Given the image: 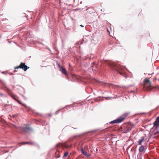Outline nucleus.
Wrapping results in <instances>:
<instances>
[{"instance_id":"obj_1","label":"nucleus","mask_w":159,"mask_h":159,"mask_svg":"<svg viewBox=\"0 0 159 159\" xmlns=\"http://www.w3.org/2000/svg\"><path fill=\"white\" fill-rule=\"evenodd\" d=\"M104 63L105 64L111 68H112L113 69L115 70L122 76L125 78H127V75L124 73L123 70L121 66L116 63L107 60H105Z\"/></svg>"},{"instance_id":"obj_2","label":"nucleus","mask_w":159,"mask_h":159,"mask_svg":"<svg viewBox=\"0 0 159 159\" xmlns=\"http://www.w3.org/2000/svg\"><path fill=\"white\" fill-rule=\"evenodd\" d=\"M129 114V113H125L121 116L118 117L116 119L112 120L109 123L113 124L115 123H119L122 122L125 119L126 117Z\"/></svg>"},{"instance_id":"obj_3","label":"nucleus","mask_w":159,"mask_h":159,"mask_svg":"<svg viewBox=\"0 0 159 159\" xmlns=\"http://www.w3.org/2000/svg\"><path fill=\"white\" fill-rule=\"evenodd\" d=\"M11 97L14 100L18 102L19 104L22 105L23 106L27 108H29L25 104L22 103L19 100V98L16 95L12 93L11 92Z\"/></svg>"},{"instance_id":"obj_4","label":"nucleus","mask_w":159,"mask_h":159,"mask_svg":"<svg viewBox=\"0 0 159 159\" xmlns=\"http://www.w3.org/2000/svg\"><path fill=\"white\" fill-rule=\"evenodd\" d=\"M21 129L23 132L26 133H29L32 131V129L29 127H21Z\"/></svg>"},{"instance_id":"obj_5","label":"nucleus","mask_w":159,"mask_h":159,"mask_svg":"<svg viewBox=\"0 0 159 159\" xmlns=\"http://www.w3.org/2000/svg\"><path fill=\"white\" fill-rule=\"evenodd\" d=\"M21 69L25 71H26L30 67L26 66L25 63L21 62L20 64Z\"/></svg>"},{"instance_id":"obj_6","label":"nucleus","mask_w":159,"mask_h":159,"mask_svg":"<svg viewBox=\"0 0 159 159\" xmlns=\"http://www.w3.org/2000/svg\"><path fill=\"white\" fill-rule=\"evenodd\" d=\"M81 153L87 157H89L91 155L90 154L86 152L83 148H81Z\"/></svg>"},{"instance_id":"obj_7","label":"nucleus","mask_w":159,"mask_h":159,"mask_svg":"<svg viewBox=\"0 0 159 159\" xmlns=\"http://www.w3.org/2000/svg\"><path fill=\"white\" fill-rule=\"evenodd\" d=\"M153 126L156 127H159V116L156 118L155 121L153 123Z\"/></svg>"},{"instance_id":"obj_8","label":"nucleus","mask_w":159,"mask_h":159,"mask_svg":"<svg viewBox=\"0 0 159 159\" xmlns=\"http://www.w3.org/2000/svg\"><path fill=\"white\" fill-rule=\"evenodd\" d=\"M146 137V134H145V137L144 136H142L140 138V139H139V141H138V145H141L143 142L144 141L145 139V137Z\"/></svg>"},{"instance_id":"obj_9","label":"nucleus","mask_w":159,"mask_h":159,"mask_svg":"<svg viewBox=\"0 0 159 159\" xmlns=\"http://www.w3.org/2000/svg\"><path fill=\"white\" fill-rule=\"evenodd\" d=\"M61 146L63 148H70L72 147V144L69 145L67 143H66L64 144H62Z\"/></svg>"},{"instance_id":"obj_10","label":"nucleus","mask_w":159,"mask_h":159,"mask_svg":"<svg viewBox=\"0 0 159 159\" xmlns=\"http://www.w3.org/2000/svg\"><path fill=\"white\" fill-rule=\"evenodd\" d=\"M60 70L61 72L65 74L66 75H67V73L66 70V69L63 68V67H61L60 69Z\"/></svg>"},{"instance_id":"obj_11","label":"nucleus","mask_w":159,"mask_h":159,"mask_svg":"<svg viewBox=\"0 0 159 159\" xmlns=\"http://www.w3.org/2000/svg\"><path fill=\"white\" fill-rule=\"evenodd\" d=\"M21 144L22 145H24L25 144L34 145L35 144V143L34 142H22L21 143Z\"/></svg>"},{"instance_id":"obj_12","label":"nucleus","mask_w":159,"mask_h":159,"mask_svg":"<svg viewBox=\"0 0 159 159\" xmlns=\"http://www.w3.org/2000/svg\"><path fill=\"white\" fill-rule=\"evenodd\" d=\"M144 146L143 145L141 146L139 148V151L140 152H143V150H144Z\"/></svg>"},{"instance_id":"obj_13","label":"nucleus","mask_w":159,"mask_h":159,"mask_svg":"<svg viewBox=\"0 0 159 159\" xmlns=\"http://www.w3.org/2000/svg\"><path fill=\"white\" fill-rule=\"evenodd\" d=\"M131 130V129L129 128H127L126 129H125L124 131V133H127L129 132Z\"/></svg>"},{"instance_id":"obj_14","label":"nucleus","mask_w":159,"mask_h":159,"mask_svg":"<svg viewBox=\"0 0 159 159\" xmlns=\"http://www.w3.org/2000/svg\"><path fill=\"white\" fill-rule=\"evenodd\" d=\"M144 81L146 83H148L149 84H151V82H150V81L148 79H145Z\"/></svg>"},{"instance_id":"obj_15","label":"nucleus","mask_w":159,"mask_h":159,"mask_svg":"<svg viewBox=\"0 0 159 159\" xmlns=\"http://www.w3.org/2000/svg\"><path fill=\"white\" fill-rule=\"evenodd\" d=\"M68 152H65L64 154V157H66L68 155Z\"/></svg>"},{"instance_id":"obj_16","label":"nucleus","mask_w":159,"mask_h":159,"mask_svg":"<svg viewBox=\"0 0 159 159\" xmlns=\"http://www.w3.org/2000/svg\"><path fill=\"white\" fill-rule=\"evenodd\" d=\"M129 93H133L134 94H135V93H136V92L135 91H134V90H131V91H129Z\"/></svg>"},{"instance_id":"obj_17","label":"nucleus","mask_w":159,"mask_h":159,"mask_svg":"<svg viewBox=\"0 0 159 159\" xmlns=\"http://www.w3.org/2000/svg\"><path fill=\"white\" fill-rule=\"evenodd\" d=\"M19 68L21 69V67L20 65L19 66H16L14 68L15 69H17Z\"/></svg>"},{"instance_id":"obj_18","label":"nucleus","mask_w":159,"mask_h":159,"mask_svg":"<svg viewBox=\"0 0 159 159\" xmlns=\"http://www.w3.org/2000/svg\"><path fill=\"white\" fill-rule=\"evenodd\" d=\"M57 65H58V66L59 67V68L60 69H61V67H62L60 65V64L59 63H58V64H57Z\"/></svg>"},{"instance_id":"obj_19","label":"nucleus","mask_w":159,"mask_h":159,"mask_svg":"<svg viewBox=\"0 0 159 159\" xmlns=\"http://www.w3.org/2000/svg\"><path fill=\"white\" fill-rule=\"evenodd\" d=\"M5 90H6L7 91H8V93L9 94L10 93H9V89L7 88H6V89H5Z\"/></svg>"},{"instance_id":"obj_20","label":"nucleus","mask_w":159,"mask_h":159,"mask_svg":"<svg viewBox=\"0 0 159 159\" xmlns=\"http://www.w3.org/2000/svg\"><path fill=\"white\" fill-rule=\"evenodd\" d=\"M80 10V8H76V9H74V10L75 11H77L79 10Z\"/></svg>"},{"instance_id":"obj_21","label":"nucleus","mask_w":159,"mask_h":159,"mask_svg":"<svg viewBox=\"0 0 159 159\" xmlns=\"http://www.w3.org/2000/svg\"><path fill=\"white\" fill-rule=\"evenodd\" d=\"M136 151V149H134V153L133 154V156L135 154Z\"/></svg>"},{"instance_id":"obj_22","label":"nucleus","mask_w":159,"mask_h":159,"mask_svg":"<svg viewBox=\"0 0 159 159\" xmlns=\"http://www.w3.org/2000/svg\"><path fill=\"white\" fill-rule=\"evenodd\" d=\"M68 127H69V126H67L66 127H65L63 129H62V131H63L64 130V129H65L66 128H68Z\"/></svg>"},{"instance_id":"obj_23","label":"nucleus","mask_w":159,"mask_h":159,"mask_svg":"<svg viewBox=\"0 0 159 159\" xmlns=\"http://www.w3.org/2000/svg\"><path fill=\"white\" fill-rule=\"evenodd\" d=\"M59 111V110H58L56 112H55V114H56V115L58 113V112Z\"/></svg>"},{"instance_id":"obj_24","label":"nucleus","mask_w":159,"mask_h":159,"mask_svg":"<svg viewBox=\"0 0 159 159\" xmlns=\"http://www.w3.org/2000/svg\"><path fill=\"white\" fill-rule=\"evenodd\" d=\"M21 88L24 91V89L23 87H21Z\"/></svg>"},{"instance_id":"obj_25","label":"nucleus","mask_w":159,"mask_h":159,"mask_svg":"<svg viewBox=\"0 0 159 159\" xmlns=\"http://www.w3.org/2000/svg\"><path fill=\"white\" fill-rule=\"evenodd\" d=\"M81 27H84V26H83V25H80Z\"/></svg>"},{"instance_id":"obj_26","label":"nucleus","mask_w":159,"mask_h":159,"mask_svg":"<svg viewBox=\"0 0 159 159\" xmlns=\"http://www.w3.org/2000/svg\"><path fill=\"white\" fill-rule=\"evenodd\" d=\"M108 98H109V99H111V98H112V97H108Z\"/></svg>"},{"instance_id":"obj_27","label":"nucleus","mask_w":159,"mask_h":159,"mask_svg":"<svg viewBox=\"0 0 159 159\" xmlns=\"http://www.w3.org/2000/svg\"><path fill=\"white\" fill-rule=\"evenodd\" d=\"M69 106V105H66L65 107H68Z\"/></svg>"},{"instance_id":"obj_28","label":"nucleus","mask_w":159,"mask_h":159,"mask_svg":"<svg viewBox=\"0 0 159 159\" xmlns=\"http://www.w3.org/2000/svg\"><path fill=\"white\" fill-rule=\"evenodd\" d=\"M49 116H52V114H49Z\"/></svg>"},{"instance_id":"obj_29","label":"nucleus","mask_w":159,"mask_h":159,"mask_svg":"<svg viewBox=\"0 0 159 159\" xmlns=\"http://www.w3.org/2000/svg\"><path fill=\"white\" fill-rule=\"evenodd\" d=\"M98 82H99V83H101V81H98Z\"/></svg>"},{"instance_id":"obj_30","label":"nucleus","mask_w":159,"mask_h":159,"mask_svg":"<svg viewBox=\"0 0 159 159\" xmlns=\"http://www.w3.org/2000/svg\"><path fill=\"white\" fill-rule=\"evenodd\" d=\"M80 4H82V1L80 2Z\"/></svg>"},{"instance_id":"obj_31","label":"nucleus","mask_w":159,"mask_h":159,"mask_svg":"<svg viewBox=\"0 0 159 159\" xmlns=\"http://www.w3.org/2000/svg\"><path fill=\"white\" fill-rule=\"evenodd\" d=\"M95 63H95V62H94L93 63V64H95Z\"/></svg>"},{"instance_id":"obj_32","label":"nucleus","mask_w":159,"mask_h":159,"mask_svg":"<svg viewBox=\"0 0 159 159\" xmlns=\"http://www.w3.org/2000/svg\"><path fill=\"white\" fill-rule=\"evenodd\" d=\"M145 113H142V114H145Z\"/></svg>"},{"instance_id":"obj_33","label":"nucleus","mask_w":159,"mask_h":159,"mask_svg":"<svg viewBox=\"0 0 159 159\" xmlns=\"http://www.w3.org/2000/svg\"><path fill=\"white\" fill-rule=\"evenodd\" d=\"M91 132L90 131H89V132H87V133H90Z\"/></svg>"},{"instance_id":"obj_34","label":"nucleus","mask_w":159,"mask_h":159,"mask_svg":"<svg viewBox=\"0 0 159 159\" xmlns=\"http://www.w3.org/2000/svg\"><path fill=\"white\" fill-rule=\"evenodd\" d=\"M1 94H2V93H0V95H1Z\"/></svg>"},{"instance_id":"obj_35","label":"nucleus","mask_w":159,"mask_h":159,"mask_svg":"<svg viewBox=\"0 0 159 159\" xmlns=\"http://www.w3.org/2000/svg\"><path fill=\"white\" fill-rule=\"evenodd\" d=\"M74 138H75V137H76V136H74Z\"/></svg>"},{"instance_id":"obj_36","label":"nucleus","mask_w":159,"mask_h":159,"mask_svg":"<svg viewBox=\"0 0 159 159\" xmlns=\"http://www.w3.org/2000/svg\"><path fill=\"white\" fill-rule=\"evenodd\" d=\"M11 74H12V73H11L10 74L11 75Z\"/></svg>"},{"instance_id":"obj_37","label":"nucleus","mask_w":159,"mask_h":159,"mask_svg":"<svg viewBox=\"0 0 159 159\" xmlns=\"http://www.w3.org/2000/svg\"><path fill=\"white\" fill-rule=\"evenodd\" d=\"M12 116H14V115H12Z\"/></svg>"}]
</instances>
